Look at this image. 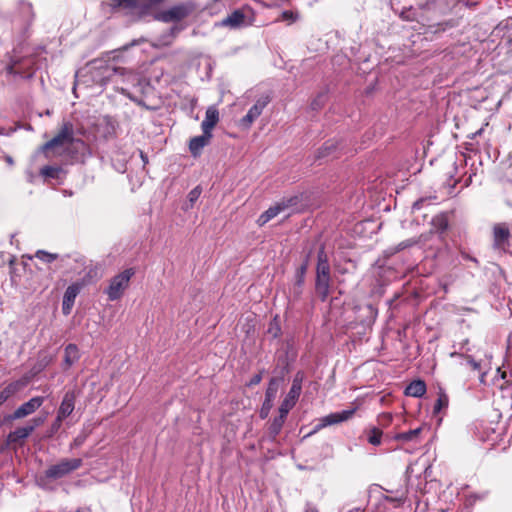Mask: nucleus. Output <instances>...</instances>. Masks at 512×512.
Instances as JSON below:
<instances>
[{
    "mask_svg": "<svg viewBox=\"0 0 512 512\" xmlns=\"http://www.w3.org/2000/svg\"><path fill=\"white\" fill-rule=\"evenodd\" d=\"M481 132H482V129L478 130V131L475 133V135H477V134H481Z\"/></svg>",
    "mask_w": 512,
    "mask_h": 512,
    "instance_id": "6e6d98bb",
    "label": "nucleus"
},
{
    "mask_svg": "<svg viewBox=\"0 0 512 512\" xmlns=\"http://www.w3.org/2000/svg\"><path fill=\"white\" fill-rule=\"evenodd\" d=\"M433 223H439V226H440L441 229H446V227H447V221L442 216L435 217L433 219Z\"/></svg>",
    "mask_w": 512,
    "mask_h": 512,
    "instance_id": "4c0bfd02",
    "label": "nucleus"
},
{
    "mask_svg": "<svg viewBox=\"0 0 512 512\" xmlns=\"http://www.w3.org/2000/svg\"><path fill=\"white\" fill-rule=\"evenodd\" d=\"M427 387L423 380L412 381L404 391L406 396L420 398L426 393Z\"/></svg>",
    "mask_w": 512,
    "mask_h": 512,
    "instance_id": "aec40b11",
    "label": "nucleus"
},
{
    "mask_svg": "<svg viewBox=\"0 0 512 512\" xmlns=\"http://www.w3.org/2000/svg\"><path fill=\"white\" fill-rule=\"evenodd\" d=\"M261 380H262V376H261V374H256V375H254V376L251 378V380H250V382H249V385H250V386H252V385H257V384H259V383L261 382Z\"/></svg>",
    "mask_w": 512,
    "mask_h": 512,
    "instance_id": "a19ab883",
    "label": "nucleus"
},
{
    "mask_svg": "<svg viewBox=\"0 0 512 512\" xmlns=\"http://www.w3.org/2000/svg\"><path fill=\"white\" fill-rule=\"evenodd\" d=\"M84 285H85V281L83 280V281L74 282L66 288L64 295H63V300H62V313L64 315L67 316L71 313L72 308L75 303V299L81 292Z\"/></svg>",
    "mask_w": 512,
    "mask_h": 512,
    "instance_id": "423d86ee",
    "label": "nucleus"
},
{
    "mask_svg": "<svg viewBox=\"0 0 512 512\" xmlns=\"http://www.w3.org/2000/svg\"><path fill=\"white\" fill-rule=\"evenodd\" d=\"M61 172V168L57 166H45L40 171L42 176L48 178H58Z\"/></svg>",
    "mask_w": 512,
    "mask_h": 512,
    "instance_id": "c85d7f7f",
    "label": "nucleus"
},
{
    "mask_svg": "<svg viewBox=\"0 0 512 512\" xmlns=\"http://www.w3.org/2000/svg\"><path fill=\"white\" fill-rule=\"evenodd\" d=\"M212 134L204 133L190 140L189 149L193 156L200 155L202 149L209 143Z\"/></svg>",
    "mask_w": 512,
    "mask_h": 512,
    "instance_id": "a211bd4d",
    "label": "nucleus"
},
{
    "mask_svg": "<svg viewBox=\"0 0 512 512\" xmlns=\"http://www.w3.org/2000/svg\"><path fill=\"white\" fill-rule=\"evenodd\" d=\"M60 426H61V423H58V422H56V420H55V421L53 422V424H52V429H53L54 431H56V430H58V429L60 428Z\"/></svg>",
    "mask_w": 512,
    "mask_h": 512,
    "instance_id": "de8ad7c7",
    "label": "nucleus"
},
{
    "mask_svg": "<svg viewBox=\"0 0 512 512\" xmlns=\"http://www.w3.org/2000/svg\"><path fill=\"white\" fill-rule=\"evenodd\" d=\"M304 512H318V509L313 504L307 503Z\"/></svg>",
    "mask_w": 512,
    "mask_h": 512,
    "instance_id": "c03bdc74",
    "label": "nucleus"
},
{
    "mask_svg": "<svg viewBox=\"0 0 512 512\" xmlns=\"http://www.w3.org/2000/svg\"><path fill=\"white\" fill-rule=\"evenodd\" d=\"M89 72L92 80L100 86H104L109 82L118 83V78H123V81H127L131 84L138 81L133 72L126 71L124 68L108 65L103 61H94Z\"/></svg>",
    "mask_w": 512,
    "mask_h": 512,
    "instance_id": "f257e3e1",
    "label": "nucleus"
},
{
    "mask_svg": "<svg viewBox=\"0 0 512 512\" xmlns=\"http://www.w3.org/2000/svg\"><path fill=\"white\" fill-rule=\"evenodd\" d=\"M18 11L23 20L24 25H26V26L30 25L34 19V12H33L32 4L25 0H19Z\"/></svg>",
    "mask_w": 512,
    "mask_h": 512,
    "instance_id": "4be33fe9",
    "label": "nucleus"
},
{
    "mask_svg": "<svg viewBox=\"0 0 512 512\" xmlns=\"http://www.w3.org/2000/svg\"><path fill=\"white\" fill-rule=\"evenodd\" d=\"M269 102V96H263L259 98L248 110L247 114L240 120V125L245 129L250 128L252 123L262 114L263 110Z\"/></svg>",
    "mask_w": 512,
    "mask_h": 512,
    "instance_id": "1a4fd4ad",
    "label": "nucleus"
},
{
    "mask_svg": "<svg viewBox=\"0 0 512 512\" xmlns=\"http://www.w3.org/2000/svg\"><path fill=\"white\" fill-rule=\"evenodd\" d=\"M194 8L195 6L191 2L181 3L169 8L168 10L160 12L156 18L166 23L180 21L190 15Z\"/></svg>",
    "mask_w": 512,
    "mask_h": 512,
    "instance_id": "39448f33",
    "label": "nucleus"
},
{
    "mask_svg": "<svg viewBox=\"0 0 512 512\" xmlns=\"http://www.w3.org/2000/svg\"><path fill=\"white\" fill-rule=\"evenodd\" d=\"M75 142L74 138V126L70 121H66L62 124L60 131L48 142H46L42 149L47 151L57 147H63ZM77 143L83 144L82 140H76Z\"/></svg>",
    "mask_w": 512,
    "mask_h": 512,
    "instance_id": "7ed1b4c3",
    "label": "nucleus"
},
{
    "mask_svg": "<svg viewBox=\"0 0 512 512\" xmlns=\"http://www.w3.org/2000/svg\"><path fill=\"white\" fill-rule=\"evenodd\" d=\"M296 203V198H290L288 200H282L278 203H276L274 206L267 209L265 212H263L258 220L257 223L260 226L265 225L267 222H269L271 219L276 217L279 213L284 211L286 208L294 205Z\"/></svg>",
    "mask_w": 512,
    "mask_h": 512,
    "instance_id": "9b49d317",
    "label": "nucleus"
},
{
    "mask_svg": "<svg viewBox=\"0 0 512 512\" xmlns=\"http://www.w3.org/2000/svg\"><path fill=\"white\" fill-rule=\"evenodd\" d=\"M4 134H5V129L0 127V135H4Z\"/></svg>",
    "mask_w": 512,
    "mask_h": 512,
    "instance_id": "603ef678",
    "label": "nucleus"
},
{
    "mask_svg": "<svg viewBox=\"0 0 512 512\" xmlns=\"http://www.w3.org/2000/svg\"><path fill=\"white\" fill-rule=\"evenodd\" d=\"M421 428H415L411 429L406 432L398 433L394 436V439L397 441H403V442H411L416 441L421 433Z\"/></svg>",
    "mask_w": 512,
    "mask_h": 512,
    "instance_id": "bb28decb",
    "label": "nucleus"
},
{
    "mask_svg": "<svg viewBox=\"0 0 512 512\" xmlns=\"http://www.w3.org/2000/svg\"><path fill=\"white\" fill-rule=\"evenodd\" d=\"M317 276H331L330 264L328 256L322 247L317 254V265H316Z\"/></svg>",
    "mask_w": 512,
    "mask_h": 512,
    "instance_id": "6ab92c4d",
    "label": "nucleus"
},
{
    "mask_svg": "<svg viewBox=\"0 0 512 512\" xmlns=\"http://www.w3.org/2000/svg\"><path fill=\"white\" fill-rule=\"evenodd\" d=\"M269 410H270V409H267V406H264V405H263V407H262V409H261V414H260V415H261V417H262V418L267 417Z\"/></svg>",
    "mask_w": 512,
    "mask_h": 512,
    "instance_id": "a18cd8bd",
    "label": "nucleus"
},
{
    "mask_svg": "<svg viewBox=\"0 0 512 512\" xmlns=\"http://www.w3.org/2000/svg\"><path fill=\"white\" fill-rule=\"evenodd\" d=\"M287 415L288 414H282V412H279V416L273 419L272 423L268 428V436L271 440H275L276 437L281 432Z\"/></svg>",
    "mask_w": 512,
    "mask_h": 512,
    "instance_id": "5701e85b",
    "label": "nucleus"
},
{
    "mask_svg": "<svg viewBox=\"0 0 512 512\" xmlns=\"http://www.w3.org/2000/svg\"><path fill=\"white\" fill-rule=\"evenodd\" d=\"M35 257L45 263H51L55 260H59L61 262V266H63V267L69 266L70 260H71L70 255L59 256L58 254L50 253V252H47L44 250H38L35 253Z\"/></svg>",
    "mask_w": 512,
    "mask_h": 512,
    "instance_id": "f3484780",
    "label": "nucleus"
},
{
    "mask_svg": "<svg viewBox=\"0 0 512 512\" xmlns=\"http://www.w3.org/2000/svg\"><path fill=\"white\" fill-rule=\"evenodd\" d=\"M448 402H449L448 396L444 392L441 391L439 393L438 399L434 405V412L435 413L440 412L443 407L448 406Z\"/></svg>",
    "mask_w": 512,
    "mask_h": 512,
    "instance_id": "7c9ffc66",
    "label": "nucleus"
},
{
    "mask_svg": "<svg viewBox=\"0 0 512 512\" xmlns=\"http://www.w3.org/2000/svg\"><path fill=\"white\" fill-rule=\"evenodd\" d=\"M415 244V241L407 240L399 243L397 250H402Z\"/></svg>",
    "mask_w": 512,
    "mask_h": 512,
    "instance_id": "ea45409f",
    "label": "nucleus"
},
{
    "mask_svg": "<svg viewBox=\"0 0 512 512\" xmlns=\"http://www.w3.org/2000/svg\"><path fill=\"white\" fill-rule=\"evenodd\" d=\"M23 64L25 67H27L26 75H28L29 73L32 74L34 69H39V66H36V68H34V63L31 58L24 59Z\"/></svg>",
    "mask_w": 512,
    "mask_h": 512,
    "instance_id": "c9c22d12",
    "label": "nucleus"
},
{
    "mask_svg": "<svg viewBox=\"0 0 512 512\" xmlns=\"http://www.w3.org/2000/svg\"><path fill=\"white\" fill-rule=\"evenodd\" d=\"M44 403V397L35 396L29 399L27 402L21 404L11 415H9V420H17L27 417L33 414L38 408L42 406Z\"/></svg>",
    "mask_w": 512,
    "mask_h": 512,
    "instance_id": "0eeeda50",
    "label": "nucleus"
},
{
    "mask_svg": "<svg viewBox=\"0 0 512 512\" xmlns=\"http://www.w3.org/2000/svg\"><path fill=\"white\" fill-rule=\"evenodd\" d=\"M80 359V351L76 344H68L64 349L63 369L68 370Z\"/></svg>",
    "mask_w": 512,
    "mask_h": 512,
    "instance_id": "4468645a",
    "label": "nucleus"
},
{
    "mask_svg": "<svg viewBox=\"0 0 512 512\" xmlns=\"http://www.w3.org/2000/svg\"><path fill=\"white\" fill-rule=\"evenodd\" d=\"M73 260L76 262V263H79L81 265L84 264V258L80 257V256H77L75 258H73Z\"/></svg>",
    "mask_w": 512,
    "mask_h": 512,
    "instance_id": "49530a36",
    "label": "nucleus"
},
{
    "mask_svg": "<svg viewBox=\"0 0 512 512\" xmlns=\"http://www.w3.org/2000/svg\"><path fill=\"white\" fill-rule=\"evenodd\" d=\"M299 19L300 14L297 11L285 10L276 21H284L287 22L288 25H291Z\"/></svg>",
    "mask_w": 512,
    "mask_h": 512,
    "instance_id": "cd10ccee",
    "label": "nucleus"
},
{
    "mask_svg": "<svg viewBox=\"0 0 512 512\" xmlns=\"http://www.w3.org/2000/svg\"><path fill=\"white\" fill-rule=\"evenodd\" d=\"M141 157H142L143 161L146 162V157L144 156L143 153H141Z\"/></svg>",
    "mask_w": 512,
    "mask_h": 512,
    "instance_id": "5fc2aeb1",
    "label": "nucleus"
},
{
    "mask_svg": "<svg viewBox=\"0 0 512 512\" xmlns=\"http://www.w3.org/2000/svg\"><path fill=\"white\" fill-rule=\"evenodd\" d=\"M219 121V112L214 106L207 108L205 118L201 123V128L204 133L212 134V130Z\"/></svg>",
    "mask_w": 512,
    "mask_h": 512,
    "instance_id": "ddd939ff",
    "label": "nucleus"
},
{
    "mask_svg": "<svg viewBox=\"0 0 512 512\" xmlns=\"http://www.w3.org/2000/svg\"><path fill=\"white\" fill-rule=\"evenodd\" d=\"M494 235L497 240L503 241L508 238L509 231L504 227L497 226L494 228Z\"/></svg>",
    "mask_w": 512,
    "mask_h": 512,
    "instance_id": "473e14b6",
    "label": "nucleus"
},
{
    "mask_svg": "<svg viewBox=\"0 0 512 512\" xmlns=\"http://www.w3.org/2000/svg\"><path fill=\"white\" fill-rule=\"evenodd\" d=\"M382 416H383V417H385V418H387L388 420H390V419H391V416H390L389 414H383Z\"/></svg>",
    "mask_w": 512,
    "mask_h": 512,
    "instance_id": "864d4df0",
    "label": "nucleus"
},
{
    "mask_svg": "<svg viewBox=\"0 0 512 512\" xmlns=\"http://www.w3.org/2000/svg\"><path fill=\"white\" fill-rule=\"evenodd\" d=\"M245 16L240 10L234 11L228 17L223 19L222 25L232 28L239 27L244 22Z\"/></svg>",
    "mask_w": 512,
    "mask_h": 512,
    "instance_id": "a878e982",
    "label": "nucleus"
},
{
    "mask_svg": "<svg viewBox=\"0 0 512 512\" xmlns=\"http://www.w3.org/2000/svg\"><path fill=\"white\" fill-rule=\"evenodd\" d=\"M278 391V380L276 378H272L269 382V385L266 389L264 406H267V409H271L272 402L276 397Z\"/></svg>",
    "mask_w": 512,
    "mask_h": 512,
    "instance_id": "b1692460",
    "label": "nucleus"
},
{
    "mask_svg": "<svg viewBox=\"0 0 512 512\" xmlns=\"http://www.w3.org/2000/svg\"><path fill=\"white\" fill-rule=\"evenodd\" d=\"M294 386L297 387V390H299V391L302 390V377L299 376V374L296 375V377L294 378V380L292 382L291 387H294Z\"/></svg>",
    "mask_w": 512,
    "mask_h": 512,
    "instance_id": "58836bf2",
    "label": "nucleus"
},
{
    "mask_svg": "<svg viewBox=\"0 0 512 512\" xmlns=\"http://www.w3.org/2000/svg\"><path fill=\"white\" fill-rule=\"evenodd\" d=\"M301 394V391L297 390V387H291L288 394L282 401L279 412H282V414H288L289 411L296 405V402Z\"/></svg>",
    "mask_w": 512,
    "mask_h": 512,
    "instance_id": "dca6fc26",
    "label": "nucleus"
},
{
    "mask_svg": "<svg viewBox=\"0 0 512 512\" xmlns=\"http://www.w3.org/2000/svg\"><path fill=\"white\" fill-rule=\"evenodd\" d=\"M82 466V459H62L57 464L50 466L45 471V477L48 479H60Z\"/></svg>",
    "mask_w": 512,
    "mask_h": 512,
    "instance_id": "20e7f679",
    "label": "nucleus"
},
{
    "mask_svg": "<svg viewBox=\"0 0 512 512\" xmlns=\"http://www.w3.org/2000/svg\"><path fill=\"white\" fill-rule=\"evenodd\" d=\"M382 431L376 427L370 430L368 442L374 446L381 444Z\"/></svg>",
    "mask_w": 512,
    "mask_h": 512,
    "instance_id": "c756f323",
    "label": "nucleus"
},
{
    "mask_svg": "<svg viewBox=\"0 0 512 512\" xmlns=\"http://www.w3.org/2000/svg\"><path fill=\"white\" fill-rule=\"evenodd\" d=\"M114 7H122L125 9H134L137 6V0H111Z\"/></svg>",
    "mask_w": 512,
    "mask_h": 512,
    "instance_id": "2f4dec72",
    "label": "nucleus"
},
{
    "mask_svg": "<svg viewBox=\"0 0 512 512\" xmlns=\"http://www.w3.org/2000/svg\"><path fill=\"white\" fill-rule=\"evenodd\" d=\"M75 408V394L68 391L64 394L59 409L57 411L56 422L61 423L64 419L72 414Z\"/></svg>",
    "mask_w": 512,
    "mask_h": 512,
    "instance_id": "f8f14e48",
    "label": "nucleus"
},
{
    "mask_svg": "<svg viewBox=\"0 0 512 512\" xmlns=\"http://www.w3.org/2000/svg\"><path fill=\"white\" fill-rule=\"evenodd\" d=\"M357 409L358 407H354L351 409L330 413L320 419V423L317 425V429L346 422L353 417Z\"/></svg>",
    "mask_w": 512,
    "mask_h": 512,
    "instance_id": "6e6552de",
    "label": "nucleus"
},
{
    "mask_svg": "<svg viewBox=\"0 0 512 512\" xmlns=\"http://www.w3.org/2000/svg\"><path fill=\"white\" fill-rule=\"evenodd\" d=\"M24 386V383L17 380L9 383L0 391V406L14 396Z\"/></svg>",
    "mask_w": 512,
    "mask_h": 512,
    "instance_id": "412c9836",
    "label": "nucleus"
},
{
    "mask_svg": "<svg viewBox=\"0 0 512 512\" xmlns=\"http://www.w3.org/2000/svg\"><path fill=\"white\" fill-rule=\"evenodd\" d=\"M466 363L467 365L474 371H479L481 364L480 362L474 360L471 356L466 357Z\"/></svg>",
    "mask_w": 512,
    "mask_h": 512,
    "instance_id": "f704fd0d",
    "label": "nucleus"
},
{
    "mask_svg": "<svg viewBox=\"0 0 512 512\" xmlns=\"http://www.w3.org/2000/svg\"><path fill=\"white\" fill-rule=\"evenodd\" d=\"M318 106H319V102H318L317 100H315V101L312 103V107H313V109H316Z\"/></svg>",
    "mask_w": 512,
    "mask_h": 512,
    "instance_id": "09e8293b",
    "label": "nucleus"
},
{
    "mask_svg": "<svg viewBox=\"0 0 512 512\" xmlns=\"http://www.w3.org/2000/svg\"><path fill=\"white\" fill-rule=\"evenodd\" d=\"M426 202V199H419L416 202H414L412 209L413 210H419L423 206V204Z\"/></svg>",
    "mask_w": 512,
    "mask_h": 512,
    "instance_id": "37998d69",
    "label": "nucleus"
},
{
    "mask_svg": "<svg viewBox=\"0 0 512 512\" xmlns=\"http://www.w3.org/2000/svg\"><path fill=\"white\" fill-rule=\"evenodd\" d=\"M85 441V438L84 437H81V436H78L74 439L71 447L74 448V447H79L81 446Z\"/></svg>",
    "mask_w": 512,
    "mask_h": 512,
    "instance_id": "79ce46f5",
    "label": "nucleus"
},
{
    "mask_svg": "<svg viewBox=\"0 0 512 512\" xmlns=\"http://www.w3.org/2000/svg\"><path fill=\"white\" fill-rule=\"evenodd\" d=\"M44 422V418H33L30 420V424L24 427H19L14 431L10 432L8 435V441L10 443H17L21 440H24L30 436V434L40 426Z\"/></svg>",
    "mask_w": 512,
    "mask_h": 512,
    "instance_id": "9d476101",
    "label": "nucleus"
},
{
    "mask_svg": "<svg viewBox=\"0 0 512 512\" xmlns=\"http://www.w3.org/2000/svg\"><path fill=\"white\" fill-rule=\"evenodd\" d=\"M134 274V269L128 268L111 278L104 291L110 301L119 300L124 295Z\"/></svg>",
    "mask_w": 512,
    "mask_h": 512,
    "instance_id": "f03ea898",
    "label": "nucleus"
},
{
    "mask_svg": "<svg viewBox=\"0 0 512 512\" xmlns=\"http://www.w3.org/2000/svg\"><path fill=\"white\" fill-rule=\"evenodd\" d=\"M331 276H317L315 279V291L321 301H326L330 294Z\"/></svg>",
    "mask_w": 512,
    "mask_h": 512,
    "instance_id": "2eb2a0df",
    "label": "nucleus"
},
{
    "mask_svg": "<svg viewBox=\"0 0 512 512\" xmlns=\"http://www.w3.org/2000/svg\"><path fill=\"white\" fill-rule=\"evenodd\" d=\"M332 147H333V145H332V144H331V145H328V143H326L323 149H324V150H330Z\"/></svg>",
    "mask_w": 512,
    "mask_h": 512,
    "instance_id": "8fccbe9b",
    "label": "nucleus"
},
{
    "mask_svg": "<svg viewBox=\"0 0 512 512\" xmlns=\"http://www.w3.org/2000/svg\"><path fill=\"white\" fill-rule=\"evenodd\" d=\"M7 74L21 75L22 77H31V73L26 75V69L23 60L14 59L5 68Z\"/></svg>",
    "mask_w": 512,
    "mask_h": 512,
    "instance_id": "393cba45",
    "label": "nucleus"
},
{
    "mask_svg": "<svg viewBox=\"0 0 512 512\" xmlns=\"http://www.w3.org/2000/svg\"><path fill=\"white\" fill-rule=\"evenodd\" d=\"M201 188L199 186L193 188L188 194V200L193 205L201 195Z\"/></svg>",
    "mask_w": 512,
    "mask_h": 512,
    "instance_id": "72a5a7b5",
    "label": "nucleus"
},
{
    "mask_svg": "<svg viewBox=\"0 0 512 512\" xmlns=\"http://www.w3.org/2000/svg\"><path fill=\"white\" fill-rule=\"evenodd\" d=\"M306 271H307V263L305 262V263H303V264L299 267V269H298V271H297V275H298V277H299V280H298V282H299V283H302V282H303V278H304V275H305Z\"/></svg>",
    "mask_w": 512,
    "mask_h": 512,
    "instance_id": "e433bc0d",
    "label": "nucleus"
},
{
    "mask_svg": "<svg viewBox=\"0 0 512 512\" xmlns=\"http://www.w3.org/2000/svg\"><path fill=\"white\" fill-rule=\"evenodd\" d=\"M450 356H451V357H456V356H460V354H459V353H457V352H452V353L450 354Z\"/></svg>",
    "mask_w": 512,
    "mask_h": 512,
    "instance_id": "3c124183",
    "label": "nucleus"
}]
</instances>
